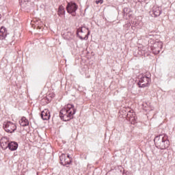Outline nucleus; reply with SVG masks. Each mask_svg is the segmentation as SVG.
<instances>
[{"mask_svg":"<svg viewBox=\"0 0 175 175\" xmlns=\"http://www.w3.org/2000/svg\"><path fill=\"white\" fill-rule=\"evenodd\" d=\"M76 114V109H75V105L71 104H68L60 111V118L63 121H69L73 118V116Z\"/></svg>","mask_w":175,"mask_h":175,"instance_id":"f257e3e1","label":"nucleus"},{"mask_svg":"<svg viewBox=\"0 0 175 175\" xmlns=\"http://www.w3.org/2000/svg\"><path fill=\"white\" fill-rule=\"evenodd\" d=\"M154 142L156 147L160 148V150H166L170 146L167 135L165 134L155 137Z\"/></svg>","mask_w":175,"mask_h":175,"instance_id":"f03ea898","label":"nucleus"},{"mask_svg":"<svg viewBox=\"0 0 175 175\" xmlns=\"http://www.w3.org/2000/svg\"><path fill=\"white\" fill-rule=\"evenodd\" d=\"M90 35V30L85 27H79L77 29V36L81 40H87Z\"/></svg>","mask_w":175,"mask_h":175,"instance_id":"7ed1b4c3","label":"nucleus"},{"mask_svg":"<svg viewBox=\"0 0 175 175\" xmlns=\"http://www.w3.org/2000/svg\"><path fill=\"white\" fill-rule=\"evenodd\" d=\"M3 128L5 132H8V133H13V132L17 129V126L12 122H5L3 124Z\"/></svg>","mask_w":175,"mask_h":175,"instance_id":"20e7f679","label":"nucleus"},{"mask_svg":"<svg viewBox=\"0 0 175 175\" xmlns=\"http://www.w3.org/2000/svg\"><path fill=\"white\" fill-rule=\"evenodd\" d=\"M150 83H151V79L150 77L144 76L140 78L138 85L140 88H146V87L150 86Z\"/></svg>","mask_w":175,"mask_h":175,"instance_id":"39448f33","label":"nucleus"},{"mask_svg":"<svg viewBox=\"0 0 175 175\" xmlns=\"http://www.w3.org/2000/svg\"><path fill=\"white\" fill-rule=\"evenodd\" d=\"M77 5L73 2L68 3L66 6V10L68 13L72 14V16H76V10H77Z\"/></svg>","mask_w":175,"mask_h":175,"instance_id":"423d86ee","label":"nucleus"},{"mask_svg":"<svg viewBox=\"0 0 175 175\" xmlns=\"http://www.w3.org/2000/svg\"><path fill=\"white\" fill-rule=\"evenodd\" d=\"M59 158H60V163L64 166H65L66 165H70V163H72V158L69 154H68L66 157V154H62Z\"/></svg>","mask_w":175,"mask_h":175,"instance_id":"0eeeda50","label":"nucleus"},{"mask_svg":"<svg viewBox=\"0 0 175 175\" xmlns=\"http://www.w3.org/2000/svg\"><path fill=\"white\" fill-rule=\"evenodd\" d=\"M8 36V30L6 27L1 26L0 27V40H3Z\"/></svg>","mask_w":175,"mask_h":175,"instance_id":"6e6552de","label":"nucleus"},{"mask_svg":"<svg viewBox=\"0 0 175 175\" xmlns=\"http://www.w3.org/2000/svg\"><path fill=\"white\" fill-rule=\"evenodd\" d=\"M0 146L3 150H6L9 146V139L6 137H3L0 140Z\"/></svg>","mask_w":175,"mask_h":175,"instance_id":"1a4fd4ad","label":"nucleus"},{"mask_svg":"<svg viewBox=\"0 0 175 175\" xmlns=\"http://www.w3.org/2000/svg\"><path fill=\"white\" fill-rule=\"evenodd\" d=\"M41 117L44 120H50V111L49 109H44L41 113Z\"/></svg>","mask_w":175,"mask_h":175,"instance_id":"9d476101","label":"nucleus"},{"mask_svg":"<svg viewBox=\"0 0 175 175\" xmlns=\"http://www.w3.org/2000/svg\"><path fill=\"white\" fill-rule=\"evenodd\" d=\"M163 46V43L161 41H157L154 44L153 47L155 49L156 51H157V54H159V53L161 52V49Z\"/></svg>","mask_w":175,"mask_h":175,"instance_id":"9b49d317","label":"nucleus"},{"mask_svg":"<svg viewBox=\"0 0 175 175\" xmlns=\"http://www.w3.org/2000/svg\"><path fill=\"white\" fill-rule=\"evenodd\" d=\"M8 148H9L10 151H16V150L18 148V144L16 142H9Z\"/></svg>","mask_w":175,"mask_h":175,"instance_id":"f8f14e48","label":"nucleus"},{"mask_svg":"<svg viewBox=\"0 0 175 175\" xmlns=\"http://www.w3.org/2000/svg\"><path fill=\"white\" fill-rule=\"evenodd\" d=\"M153 17H158L161 16V8L159 7L154 6L152 10Z\"/></svg>","mask_w":175,"mask_h":175,"instance_id":"ddd939ff","label":"nucleus"},{"mask_svg":"<svg viewBox=\"0 0 175 175\" xmlns=\"http://www.w3.org/2000/svg\"><path fill=\"white\" fill-rule=\"evenodd\" d=\"M19 124L21 126H28L29 125V121L27 118L23 117L20 120H19Z\"/></svg>","mask_w":175,"mask_h":175,"instance_id":"4468645a","label":"nucleus"},{"mask_svg":"<svg viewBox=\"0 0 175 175\" xmlns=\"http://www.w3.org/2000/svg\"><path fill=\"white\" fill-rule=\"evenodd\" d=\"M63 38L66 39V40H70L75 38V36L72 33V32L67 31L63 34Z\"/></svg>","mask_w":175,"mask_h":175,"instance_id":"2eb2a0df","label":"nucleus"},{"mask_svg":"<svg viewBox=\"0 0 175 175\" xmlns=\"http://www.w3.org/2000/svg\"><path fill=\"white\" fill-rule=\"evenodd\" d=\"M58 16H64L65 14V8L64 6L60 5L59 7V10L57 11Z\"/></svg>","mask_w":175,"mask_h":175,"instance_id":"dca6fc26","label":"nucleus"},{"mask_svg":"<svg viewBox=\"0 0 175 175\" xmlns=\"http://www.w3.org/2000/svg\"><path fill=\"white\" fill-rule=\"evenodd\" d=\"M123 12L125 14H128V13H129L131 12V9H129L128 8H124Z\"/></svg>","mask_w":175,"mask_h":175,"instance_id":"f3484780","label":"nucleus"},{"mask_svg":"<svg viewBox=\"0 0 175 175\" xmlns=\"http://www.w3.org/2000/svg\"><path fill=\"white\" fill-rule=\"evenodd\" d=\"M130 121L131 122V124H135L134 121H136V118H135V116H131L130 118Z\"/></svg>","mask_w":175,"mask_h":175,"instance_id":"a211bd4d","label":"nucleus"},{"mask_svg":"<svg viewBox=\"0 0 175 175\" xmlns=\"http://www.w3.org/2000/svg\"><path fill=\"white\" fill-rule=\"evenodd\" d=\"M96 3L97 5H98V3L102 4V3H103V0H97V1H96Z\"/></svg>","mask_w":175,"mask_h":175,"instance_id":"6ab92c4d","label":"nucleus"},{"mask_svg":"<svg viewBox=\"0 0 175 175\" xmlns=\"http://www.w3.org/2000/svg\"><path fill=\"white\" fill-rule=\"evenodd\" d=\"M135 25H136V26H137V25H139V23H135Z\"/></svg>","mask_w":175,"mask_h":175,"instance_id":"aec40b11","label":"nucleus"},{"mask_svg":"<svg viewBox=\"0 0 175 175\" xmlns=\"http://www.w3.org/2000/svg\"><path fill=\"white\" fill-rule=\"evenodd\" d=\"M127 116H131V115H130L129 113H128V114H127Z\"/></svg>","mask_w":175,"mask_h":175,"instance_id":"412c9836","label":"nucleus"},{"mask_svg":"<svg viewBox=\"0 0 175 175\" xmlns=\"http://www.w3.org/2000/svg\"><path fill=\"white\" fill-rule=\"evenodd\" d=\"M25 1H27V0H25Z\"/></svg>","mask_w":175,"mask_h":175,"instance_id":"4be33fe9","label":"nucleus"}]
</instances>
